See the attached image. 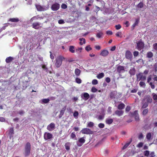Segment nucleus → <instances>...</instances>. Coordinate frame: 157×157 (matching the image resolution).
Here are the masks:
<instances>
[{"label": "nucleus", "instance_id": "obj_27", "mask_svg": "<svg viewBox=\"0 0 157 157\" xmlns=\"http://www.w3.org/2000/svg\"><path fill=\"white\" fill-rule=\"evenodd\" d=\"M79 40L80 41L79 44L80 45H82L83 44H85L86 43V40L84 38H80Z\"/></svg>", "mask_w": 157, "mask_h": 157}, {"label": "nucleus", "instance_id": "obj_20", "mask_svg": "<svg viewBox=\"0 0 157 157\" xmlns=\"http://www.w3.org/2000/svg\"><path fill=\"white\" fill-rule=\"evenodd\" d=\"M66 109V106L64 107L60 111V114L59 115V117H61L62 116V115L63 114Z\"/></svg>", "mask_w": 157, "mask_h": 157}, {"label": "nucleus", "instance_id": "obj_57", "mask_svg": "<svg viewBox=\"0 0 157 157\" xmlns=\"http://www.w3.org/2000/svg\"><path fill=\"white\" fill-rule=\"evenodd\" d=\"M144 137V136L142 133H140L138 136V138L140 139H143Z\"/></svg>", "mask_w": 157, "mask_h": 157}, {"label": "nucleus", "instance_id": "obj_45", "mask_svg": "<svg viewBox=\"0 0 157 157\" xmlns=\"http://www.w3.org/2000/svg\"><path fill=\"white\" fill-rule=\"evenodd\" d=\"M148 109H145L143 110L142 112V114L144 115H146L148 113Z\"/></svg>", "mask_w": 157, "mask_h": 157}, {"label": "nucleus", "instance_id": "obj_1", "mask_svg": "<svg viewBox=\"0 0 157 157\" xmlns=\"http://www.w3.org/2000/svg\"><path fill=\"white\" fill-rule=\"evenodd\" d=\"M65 59V58L63 56H60L57 57L56 59L55 66L57 67H59L61 65L62 61Z\"/></svg>", "mask_w": 157, "mask_h": 157}, {"label": "nucleus", "instance_id": "obj_43", "mask_svg": "<svg viewBox=\"0 0 157 157\" xmlns=\"http://www.w3.org/2000/svg\"><path fill=\"white\" fill-rule=\"evenodd\" d=\"M82 49V48H78L76 49V52L78 53H81Z\"/></svg>", "mask_w": 157, "mask_h": 157}, {"label": "nucleus", "instance_id": "obj_3", "mask_svg": "<svg viewBox=\"0 0 157 157\" xmlns=\"http://www.w3.org/2000/svg\"><path fill=\"white\" fill-rule=\"evenodd\" d=\"M136 76L137 80L138 81H140V80L144 81L146 80V76L144 75L143 74L141 73H140L138 74H137Z\"/></svg>", "mask_w": 157, "mask_h": 157}, {"label": "nucleus", "instance_id": "obj_39", "mask_svg": "<svg viewBox=\"0 0 157 157\" xmlns=\"http://www.w3.org/2000/svg\"><path fill=\"white\" fill-rule=\"evenodd\" d=\"M94 123L92 122H88L87 125V127L90 128L94 126Z\"/></svg>", "mask_w": 157, "mask_h": 157}, {"label": "nucleus", "instance_id": "obj_12", "mask_svg": "<svg viewBox=\"0 0 157 157\" xmlns=\"http://www.w3.org/2000/svg\"><path fill=\"white\" fill-rule=\"evenodd\" d=\"M130 116L131 117L135 116V120L136 121H138L140 120L137 111L136 110L134 111L133 113H131V115Z\"/></svg>", "mask_w": 157, "mask_h": 157}, {"label": "nucleus", "instance_id": "obj_49", "mask_svg": "<svg viewBox=\"0 0 157 157\" xmlns=\"http://www.w3.org/2000/svg\"><path fill=\"white\" fill-rule=\"evenodd\" d=\"M97 89L94 87H93L91 89V91L93 92H96L97 91Z\"/></svg>", "mask_w": 157, "mask_h": 157}, {"label": "nucleus", "instance_id": "obj_10", "mask_svg": "<svg viewBox=\"0 0 157 157\" xmlns=\"http://www.w3.org/2000/svg\"><path fill=\"white\" fill-rule=\"evenodd\" d=\"M44 138L47 140L52 139V135L49 133L46 132L44 134Z\"/></svg>", "mask_w": 157, "mask_h": 157}, {"label": "nucleus", "instance_id": "obj_34", "mask_svg": "<svg viewBox=\"0 0 157 157\" xmlns=\"http://www.w3.org/2000/svg\"><path fill=\"white\" fill-rule=\"evenodd\" d=\"M78 111H75L73 113V116L75 119H77L78 117Z\"/></svg>", "mask_w": 157, "mask_h": 157}, {"label": "nucleus", "instance_id": "obj_23", "mask_svg": "<svg viewBox=\"0 0 157 157\" xmlns=\"http://www.w3.org/2000/svg\"><path fill=\"white\" fill-rule=\"evenodd\" d=\"M71 138L72 139H74V140H76L77 138L75 135V132H73L71 133Z\"/></svg>", "mask_w": 157, "mask_h": 157}, {"label": "nucleus", "instance_id": "obj_18", "mask_svg": "<svg viewBox=\"0 0 157 157\" xmlns=\"http://www.w3.org/2000/svg\"><path fill=\"white\" fill-rule=\"evenodd\" d=\"M130 74L132 75H134L136 73V70L134 68H131L129 71Z\"/></svg>", "mask_w": 157, "mask_h": 157}, {"label": "nucleus", "instance_id": "obj_54", "mask_svg": "<svg viewBox=\"0 0 157 157\" xmlns=\"http://www.w3.org/2000/svg\"><path fill=\"white\" fill-rule=\"evenodd\" d=\"M121 25H115L116 29L117 30H118V29H120L121 28Z\"/></svg>", "mask_w": 157, "mask_h": 157}, {"label": "nucleus", "instance_id": "obj_2", "mask_svg": "<svg viewBox=\"0 0 157 157\" xmlns=\"http://www.w3.org/2000/svg\"><path fill=\"white\" fill-rule=\"evenodd\" d=\"M31 145L29 142H27L25 146L24 155L25 156H29L30 153Z\"/></svg>", "mask_w": 157, "mask_h": 157}, {"label": "nucleus", "instance_id": "obj_47", "mask_svg": "<svg viewBox=\"0 0 157 157\" xmlns=\"http://www.w3.org/2000/svg\"><path fill=\"white\" fill-rule=\"evenodd\" d=\"M75 81L77 83L80 84L82 82V80L78 78H76L75 79Z\"/></svg>", "mask_w": 157, "mask_h": 157}, {"label": "nucleus", "instance_id": "obj_40", "mask_svg": "<svg viewBox=\"0 0 157 157\" xmlns=\"http://www.w3.org/2000/svg\"><path fill=\"white\" fill-rule=\"evenodd\" d=\"M153 56V54L151 52H149L147 53V57L148 58H151Z\"/></svg>", "mask_w": 157, "mask_h": 157}, {"label": "nucleus", "instance_id": "obj_37", "mask_svg": "<svg viewBox=\"0 0 157 157\" xmlns=\"http://www.w3.org/2000/svg\"><path fill=\"white\" fill-rule=\"evenodd\" d=\"M139 85L141 87L145 88L146 84L143 81H140L139 83Z\"/></svg>", "mask_w": 157, "mask_h": 157}, {"label": "nucleus", "instance_id": "obj_59", "mask_svg": "<svg viewBox=\"0 0 157 157\" xmlns=\"http://www.w3.org/2000/svg\"><path fill=\"white\" fill-rule=\"evenodd\" d=\"M149 85L151 86V87L152 89H154L155 88V85L153 84L152 82H150Z\"/></svg>", "mask_w": 157, "mask_h": 157}, {"label": "nucleus", "instance_id": "obj_46", "mask_svg": "<svg viewBox=\"0 0 157 157\" xmlns=\"http://www.w3.org/2000/svg\"><path fill=\"white\" fill-rule=\"evenodd\" d=\"M85 49L88 52L89 51L92 49L90 45L86 46L85 48Z\"/></svg>", "mask_w": 157, "mask_h": 157}, {"label": "nucleus", "instance_id": "obj_21", "mask_svg": "<svg viewBox=\"0 0 157 157\" xmlns=\"http://www.w3.org/2000/svg\"><path fill=\"white\" fill-rule=\"evenodd\" d=\"M113 119L111 118H107L105 120L106 123L109 124H111L113 122Z\"/></svg>", "mask_w": 157, "mask_h": 157}, {"label": "nucleus", "instance_id": "obj_15", "mask_svg": "<svg viewBox=\"0 0 157 157\" xmlns=\"http://www.w3.org/2000/svg\"><path fill=\"white\" fill-rule=\"evenodd\" d=\"M43 17H40L39 15L34 16L32 17L30 19V21H33L34 20H36L39 19L40 20L43 19Z\"/></svg>", "mask_w": 157, "mask_h": 157}, {"label": "nucleus", "instance_id": "obj_42", "mask_svg": "<svg viewBox=\"0 0 157 157\" xmlns=\"http://www.w3.org/2000/svg\"><path fill=\"white\" fill-rule=\"evenodd\" d=\"M103 34L102 32H99L97 33L96 36L98 38H100L102 37Z\"/></svg>", "mask_w": 157, "mask_h": 157}, {"label": "nucleus", "instance_id": "obj_22", "mask_svg": "<svg viewBox=\"0 0 157 157\" xmlns=\"http://www.w3.org/2000/svg\"><path fill=\"white\" fill-rule=\"evenodd\" d=\"M19 21V19L17 18H11L9 19V21H11L12 22H17Z\"/></svg>", "mask_w": 157, "mask_h": 157}, {"label": "nucleus", "instance_id": "obj_53", "mask_svg": "<svg viewBox=\"0 0 157 157\" xmlns=\"http://www.w3.org/2000/svg\"><path fill=\"white\" fill-rule=\"evenodd\" d=\"M112 108L110 107H109L107 109V112L108 113H112L111 110Z\"/></svg>", "mask_w": 157, "mask_h": 157}, {"label": "nucleus", "instance_id": "obj_38", "mask_svg": "<svg viewBox=\"0 0 157 157\" xmlns=\"http://www.w3.org/2000/svg\"><path fill=\"white\" fill-rule=\"evenodd\" d=\"M49 99L48 98L43 99H42L41 101L42 103H48L49 101Z\"/></svg>", "mask_w": 157, "mask_h": 157}, {"label": "nucleus", "instance_id": "obj_61", "mask_svg": "<svg viewBox=\"0 0 157 157\" xmlns=\"http://www.w3.org/2000/svg\"><path fill=\"white\" fill-rule=\"evenodd\" d=\"M58 23L59 24H63L65 22L63 20H60L58 21Z\"/></svg>", "mask_w": 157, "mask_h": 157}, {"label": "nucleus", "instance_id": "obj_11", "mask_svg": "<svg viewBox=\"0 0 157 157\" xmlns=\"http://www.w3.org/2000/svg\"><path fill=\"white\" fill-rule=\"evenodd\" d=\"M144 44L143 42L141 41H139L137 43V48L139 50H141L144 47Z\"/></svg>", "mask_w": 157, "mask_h": 157}, {"label": "nucleus", "instance_id": "obj_31", "mask_svg": "<svg viewBox=\"0 0 157 157\" xmlns=\"http://www.w3.org/2000/svg\"><path fill=\"white\" fill-rule=\"evenodd\" d=\"M81 71L79 69H78L77 68L75 69V75L77 76H79L80 73Z\"/></svg>", "mask_w": 157, "mask_h": 157}, {"label": "nucleus", "instance_id": "obj_32", "mask_svg": "<svg viewBox=\"0 0 157 157\" xmlns=\"http://www.w3.org/2000/svg\"><path fill=\"white\" fill-rule=\"evenodd\" d=\"M104 76V74L103 73H101L98 74L97 76V78L98 79H101Z\"/></svg>", "mask_w": 157, "mask_h": 157}, {"label": "nucleus", "instance_id": "obj_48", "mask_svg": "<svg viewBox=\"0 0 157 157\" xmlns=\"http://www.w3.org/2000/svg\"><path fill=\"white\" fill-rule=\"evenodd\" d=\"M148 105V103L147 102H145L144 103L142 106V108H146Z\"/></svg>", "mask_w": 157, "mask_h": 157}, {"label": "nucleus", "instance_id": "obj_44", "mask_svg": "<svg viewBox=\"0 0 157 157\" xmlns=\"http://www.w3.org/2000/svg\"><path fill=\"white\" fill-rule=\"evenodd\" d=\"M92 83L94 85H96L98 83V81L97 79H93L92 81Z\"/></svg>", "mask_w": 157, "mask_h": 157}, {"label": "nucleus", "instance_id": "obj_13", "mask_svg": "<svg viewBox=\"0 0 157 157\" xmlns=\"http://www.w3.org/2000/svg\"><path fill=\"white\" fill-rule=\"evenodd\" d=\"M55 125L54 123H51L48 125L47 127L48 130L52 131L54 129Z\"/></svg>", "mask_w": 157, "mask_h": 157}, {"label": "nucleus", "instance_id": "obj_36", "mask_svg": "<svg viewBox=\"0 0 157 157\" xmlns=\"http://www.w3.org/2000/svg\"><path fill=\"white\" fill-rule=\"evenodd\" d=\"M146 100L147 103H151L152 102V99L150 96H147L146 97Z\"/></svg>", "mask_w": 157, "mask_h": 157}, {"label": "nucleus", "instance_id": "obj_9", "mask_svg": "<svg viewBox=\"0 0 157 157\" xmlns=\"http://www.w3.org/2000/svg\"><path fill=\"white\" fill-rule=\"evenodd\" d=\"M125 57L126 59L131 60L132 57V55L131 52L129 51H126L125 53Z\"/></svg>", "mask_w": 157, "mask_h": 157}, {"label": "nucleus", "instance_id": "obj_60", "mask_svg": "<svg viewBox=\"0 0 157 157\" xmlns=\"http://www.w3.org/2000/svg\"><path fill=\"white\" fill-rule=\"evenodd\" d=\"M131 109V108L129 106H127L125 109V111L127 112L129 111Z\"/></svg>", "mask_w": 157, "mask_h": 157}, {"label": "nucleus", "instance_id": "obj_51", "mask_svg": "<svg viewBox=\"0 0 157 157\" xmlns=\"http://www.w3.org/2000/svg\"><path fill=\"white\" fill-rule=\"evenodd\" d=\"M153 48L154 49L157 51V43H155L153 44Z\"/></svg>", "mask_w": 157, "mask_h": 157}, {"label": "nucleus", "instance_id": "obj_5", "mask_svg": "<svg viewBox=\"0 0 157 157\" xmlns=\"http://www.w3.org/2000/svg\"><path fill=\"white\" fill-rule=\"evenodd\" d=\"M85 137H82L79 138L76 142L77 145L78 147H81L85 142Z\"/></svg>", "mask_w": 157, "mask_h": 157}, {"label": "nucleus", "instance_id": "obj_64", "mask_svg": "<svg viewBox=\"0 0 157 157\" xmlns=\"http://www.w3.org/2000/svg\"><path fill=\"white\" fill-rule=\"evenodd\" d=\"M105 81H106V82H107L108 83L110 81V78H109V77H107L105 78Z\"/></svg>", "mask_w": 157, "mask_h": 157}, {"label": "nucleus", "instance_id": "obj_58", "mask_svg": "<svg viewBox=\"0 0 157 157\" xmlns=\"http://www.w3.org/2000/svg\"><path fill=\"white\" fill-rule=\"evenodd\" d=\"M139 54V52L137 51H135L133 52V55L134 56L136 57L138 56Z\"/></svg>", "mask_w": 157, "mask_h": 157}, {"label": "nucleus", "instance_id": "obj_8", "mask_svg": "<svg viewBox=\"0 0 157 157\" xmlns=\"http://www.w3.org/2000/svg\"><path fill=\"white\" fill-rule=\"evenodd\" d=\"M81 132L83 134H92V132L89 128H84L82 129L81 131Z\"/></svg>", "mask_w": 157, "mask_h": 157}, {"label": "nucleus", "instance_id": "obj_30", "mask_svg": "<svg viewBox=\"0 0 157 157\" xmlns=\"http://www.w3.org/2000/svg\"><path fill=\"white\" fill-rule=\"evenodd\" d=\"M13 58L11 57H9L7 58L6 59V63H9L11 62L13 60Z\"/></svg>", "mask_w": 157, "mask_h": 157}, {"label": "nucleus", "instance_id": "obj_17", "mask_svg": "<svg viewBox=\"0 0 157 157\" xmlns=\"http://www.w3.org/2000/svg\"><path fill=\"white\" fill-rule=\"evenodd\" d=\"M124 67L122 66H119L117 67V71L119 73L121 72L122 71L124 70Z\"/></svg>", "mask_w": 157, "mask_h": 157}, {"label": "nucleus", "instance_id": "obj_41", "mask_svg": "<svg viewBox=\"0 0 157 157\" xmlns=\"http://www.w3.org/2000/svg\"><path fill=\"white\" fill-rule=\"evenodd\" d=\"M152 95L154 100L157 101V95L155 93H153L152 94Z\"/></svg>", "mask_w": 157, "mask_h": 157}, {"label": "nucleus", "instance_id": "obj_52", "mask_svg": "<svg viewBox=\"0 0 157 157\" xmlns=\"http://www.w3.org/2000/svg\"><path fill=\"white\" fill-rule=\"evenodd\" d=\"M144 144L142 142L139 143L137 145V147H142L143 145Z\"/></svg>", "mask_w": 157, "mask_h": 157}, {"label": "nucleus", "instance_id": "obj_24", "mask_svg": "<svg viewBox=\"0 0 157 157\" xmlns=\"http://www.w3.org/2000/svg\"><path fill=\"white\" fill-rule=\"evenodd\" d=\"M125 105L123 103H121L119 105L117 106V108L119 109H122L125 107Z\"/></svg>", "mask_w": 157, "mask_h": 157}, {"label": "nucleus", "instance_id": "obj_19", "mask_svg": "<svg viewBox=\"0 0 157 157\" xmlns=\"http://www.w3.org/2000/svg\"><path fill=\"white\" fill-rule=\"evenodd\" d=\"M105 113H103L102 114L100 115L97 117V119L99 120H102L104 119L105 117Z\"/></svg>", "mask_w": 157, "mask_h": 157}, {"label": "nucleus", "instance_id": "obj_6", "mask_svg": "<svg viewBox=\"0 0 157 157\" xmlns=\"http://www.w3.org/2000/svg\"><path fill=\"white\" fill-rule=\"evenodd\" d=\"M36 7L37 10L40 11H44L48 9V7L45 6H41L40 5H36Z\"/></svg>", "mask_w": 157, "mask_h": 157}, {"label": "nucleus", "instance_id": "obj_29", "mask_svg": "<svg viewBox=\"0 0 157 157\" xmlns=\"http://www.w3.org/2000/svg\"><path fill=\"white\" fill-rule=\"evenodd\" d=\"M83 96L85 100L88 99L89 98V94L87 93H85L83 94Z\"/></svg>", "mask_w": 157, "mask_h": 157}, {"label": "nucleus", "instance_id": "obj_50", "mask_svg": "<svg viewBox=\"0 0 157 157\" xmlns=\"http://www.w3.org/2000/svg\"><path fill=\"white\" fill-rule=\"evenodd\" d=\"M105 125L104 124L100 123L98 125V126L100 128H103L104 127Z\"/></svg>", "mask_w": 157, "mask_h": 157}, {"label": "nucleus", "instance_id": "obj_14", "mask_svg": "<svg viewBox=\"0 0 157 157\" xmlns=\"http://www.w3.org/2000/svg\"><path fill=\"white\" fill-rule=\"evenodd\" d=\"M124 113V111L122 110H117L115 112V114H113V115L115 114L117 115L118 116L120 117L123 115Z\"/></svg>", "mask_w": 157, "mask_h": 157}, {"label": "nucleus", "instance_id": "obj_35", "mask_svg": "<svg viewBox=\"0 0 157 157\" xmlns=\"http://www.w3.org/2000/svg\"><path fill=\"white\" fill-rule=\"evenodd\" d=\"M151 134L150 132L148 133L146 135V138L148 140H150L151 139Z\"/></svg>", "mask_w": 157, "mask_h": 157}, {"label": "nucleus", "instance_id": "obj_25", "mask_svg": "<svg viewBox=\"0 0 157 157\" xmlns=\"http://www.w3.org/2000/svg\"><path fill=\"white\" fill-rule=\"evenodd\" d=\"M117 94V92L116 91L112 92L110 94V98H115L116 97V96Z\"/></svg>", "mask_w": 157, "mask_h": 157}, {"label": "nucleus", "instance_id": "obj_63", "mask_svg": "<svg viewBox=\"0 0 157 157\" xmlns=\"http://www.w3.org/2000/svg\"><path fill=\"white\" fill-rule=\"evenodd\" d=\"M121 32H117V33L116 34V36H117V37H120V35H121Z\"/></svg>", "mask_w": 157, "mask_h": 157}, {"label": "nucleus", "instance_id": "obj_26", "mask_svg": "<svg viewBox=\"0 0 157 157\" xmlns=\"http://www.w3.org/2000/svg\"><path fill=\"white\" fill-rule=\"evenodd\" d=\"M69 51L72 53H74L75 52V47L73 46H69Z\"/></svg>", "mask_w": 157, "mask_h": 157}, {"label": "nucleus", "instance_id": "obj_4", "mask_svg": "<svg viewBox=\"0 0 157 157\" xmlns=\"http://www.w3.org/2000/svg\"><path fill=\"white\" fill-rule=\"evenodd\" d=\"M43 25L38 22H36L33 23L32 26V27L36 29H38L42 27Z\"/></svg>", "mask_w": 157, "mask_h": 157}, {"label": "nucleus", "instance_id": "obj_33", "mask_svg": "<svg viewBox=\"0 0 157 157\" xmlns=\"http://www.w3.org/2000/svg\"><path fill=\"white\" fill-rule=\"evenodd\" d=\"M70 143L69 142H67L65 144V147L66 149L67 150H70Z\"/></svg>", "mask_w": 157, "mask_h": 157}, {"label": "nucleus", "instance_id": "obj_62", "mask_svg": "<svg viewBox=\"0 0 157 157\" xmlns=\"http://www.w3.org/2000/svg\"><path fill=\"white\" fill-rule=\"evenodd\" d=\"M106 33L108 35H111L113 34V32L111 31H107L106 32Z\"/></svg>", "mask_w": 157, "mask_h": 157}, {"label": "nucleus", "instance_id": "obj_55", "mask_svg": "<svg viewBox=\"0 0 157 157\" xmlns=\"http://www.w3.org/2000/svg\"><path fill=\"white\" fill-rule=\"evenodd\" d=\"M61 8L63 9H65L67 7V6L64 4H63L61 5Z\"/></svg>", "mask_w": 157, "mask_h": 157}, {"label": "nucleus", "instance_id": "obj_56", "mask_svg": "<svg viewBox=\"0 0 157 157\" xmlns=\"http://www.w3.org/2000/svg\"><path fill=\"white\" fill-rule=\"evenodd\" d=\"M144 154L145 156H147L149 154V152L148 151H144Z\"/></svg>", "mask_w": 157, "mask_h": 157}, {"label": "nucleus", "instance_id": "obj_28", "mask_svg": "<svg viewBox=\"0 0 157 157\" xmlns=\"http://www.w3.org/2000/svg\"><path fill=\"white\" fill-rule=\"evenodd\" d=\"M144 7L143 4L142 2H140L137 6L136 7L139 10L140 9Z\"/></svg>", "mask_w": 157, "mask_h": 157}, {"label": "nucleus", "instance_id": "obj_7", "mask_svg": "<svg viewBox=\"0 0 157 157\" xmlns=\"http://www.w3.org/2000/svg\"><path fill=\"white\" fill-rule=\"evenodd\" d=\"M51 8L52 10L56 11L59 9L60 5L57 3H55L52 5Z\"/></svg>", "mask_w": 157, "mask_h": 157}, {"label": "nucleus", "instance_id": "obj_16", "mask_svg": "<svg viewBox=\"0 0 157 157\" xmlns=\"http://www.w3.org/2000/svg\"><path fill=\"white\" fill-rule=\"evenodd\" d=\"M109 54V52L107 50H102L100 55L103 56H106Z\"/></svg>", "mask_w": 157, "mask_h": 157}]
</instances>
